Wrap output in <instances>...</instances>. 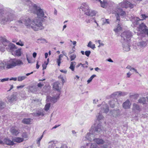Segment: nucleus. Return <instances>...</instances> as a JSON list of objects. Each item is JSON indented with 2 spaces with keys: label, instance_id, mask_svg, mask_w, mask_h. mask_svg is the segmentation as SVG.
<instances>
[{
  "label": "nucleus",
  "instance_id": "nucleus-1",
  "mask_svg": "<svg viewBox=\"0 0 148 148\" xmlns=\"http://www.w3.org/2000/svg\"><path fill=\"white\" fill-rule=\"evenodd\" d=\"M16 23L20 25L24 24L27 28H32L34 31L42 30L44 28L42 21L38 18L31 19L28 17L23 16L16 21Z\"/></svg>",
  "mask_w": 148,
  "mask_h": 148
},
{
  "label": "nucleus",
  "instance_id": "nucleus-2",
  "mask_svg": "<svg viewBox=\"0 0 148 148\" xmlns=\"http://www.w3.org/2000/svg\"><path fill=\"white\" fill-rule=\"evenodd\" d=\"M134 6V4H132L128 1H123L120 3L115 10L116 18V21H117L118 23H119L120 21V15L124 16L126 14L125 12L123 11L122 9L119 8L120 7L125 8H129L131 9Z\"/></svg>",
  "mask_w": 148,
  "mask_h": 148
},
{
  "label": "nucleus",
  "instance_id": "nucleus-3",
  "mask_svg": "<svg viewBox=\"0 0 148 148\" xmlns=\"http://www.w3.org/2000/svg\"><path fill=\"white\" fill-rule=\"evenodd\" d=\"M14 18L13 11L0 9V20L2 24L12 21Z\"/></svg>",
  "mask_w": 148,
  "mask_h": 148
},
{
  "label": "nucleus",
  "instance_id": "nucleus-4",
  "mask_svg": "<svg viewBox=\"0 0 148 148\" xmlns=\"http://www.w3.org/2000/svg\"><path fill=\"white\" fill-rule=\"evenodd\" d=\"M102 126L100 124H98L92 129L91 133H88L86 136L82 139L83 141L88 140L90 141L94 139V137L96 135H99L102 132Z\"/></svg>",
  "mask_w": 148,
  "mask_h": 148
},
{
  "label": "nucleus",
  "instance_id": "nucleus-5",
  "mask_svg": "<svg viewBox=\"0 0 148 148\" xmlns=\"http://www.w3.org/2000/svg\"><path fill=\"white\" fill-rule=\"evenodd\" d=\"M79 11L81 12H82L85 14L91 16L95 15L96 14L95 11L89 9L88 5L86 3H83L81 5Z\"/></svg>",
  "mask_w": 148,
  "mask_h": 148
},
{
  "label": "nucleus",
  "instance_id": "nucleus-6",
  "mask_svg": "<svg viewBox=\"0 0 148 148\" xmlns=\"http://www.w3.org/2000/svg\"><path fill=\"white\" fill-rule=\"evenodd\" d=\"M23 64V63L21 60L13 59L8 61L6 67L8 69H11L16 66H21Z\"/></svg>",
  "mask_w": 148,
  "mask_h": 148
},
{
  "label": "nucleus",
  "instance_id": "nucleus-7",
  "mask_svg": "<svg viewBox=\"0 0 148 148\" xmlns=\"http://www.w3.org/2000/svg\"><path fill=\"white\" fill-rule=\"evenodd\" d=\"M138 29L140 33H137V35L143 36L144 34H147L148 36V28L145 24L141 23L139 26Z\"/></svg>",
  "mask_w": 148,
  "mask_h": 148
},
{
  "label": "nucleus",
  "instance_id": "nucleus-8",
  "mask_svg": "<svg viewBox=\"0 0 148 148\" xmlns=\"http://www.w3.org/2000/svg\"><path fill=\"white\" fill-rule=\"evenodd\" d=\"M32 6L34 8L35 10V12L37 17L39 18L42 17L46 18L47 16H45L43 10L40 7H38L35 4H32Z\"/></svg>",
  "mask_w": 148,
  "mask_h": 148
},
{
  "label": "nucleus",
  "instance_id": "nucleus-9",
  "mask_svg": "<svg viewBox=\"0 0 148 148\" xmlns=\"http://www.w3.org/2000/svg\"><path fill=\"white\" fill-rule=\"evenodd\" d=\"M109 111V107L108 105L106 104H105V103L103 104L99 113L97 116V119L99 121L102 119L103 118V116L101 113L104 112L107 113Z\"/></svg>",
  "mask_w": 148,
  "mask_h": 148
},
{
  "label": "nucleus",
  "instance_id": "nucleus-10",
  "mask_svg": "<svg viewBox=\"0 0 148 148\" xmlns=\"http://www.w3.org/2000/svg\"><path fill=\"white\" fill-rule=\"evenodd\" d=\"M132 36L131 32L129 31H125L122 33L121 41L125 42H130V40Z\"/></svg>",
  "mask_w": 148,
  "mask_h": 148
},
{
  "label": "nucleus",
  "instance_id": "nucleus-11",
  "mask_svg": "<svg viewBox=\"0 0 148 148\" xmlns=\"http://www.w3.org/2000/svg\"><path fill=\"white\" fill-rule=\"evenodd\" d=\"M60 92L57 93L56 95H53L52 97L50 96L47 97V100L48 102H50L52 103L56 102L60 98Z\"/></svg>",
  "mask_w": 148,
  "mask_h": 148
},
{
  "label": "nucleus",
  "instance_id": "nucleus-12",
  "mask_svg": "<svg viewBox=\"0 0 148 148\" xmlns=\"http://www.w3.org/2000/svg\"><path fill=\"white\" fill-rule=\"evenodd\" d=\"M129 18L130 20L132 22L134 27H136L137 25L140 24L142 23L140 21L143 20V19H140L137 17L133 16H131V17L130 16Z\"/></svg>",
  "mask_w": 148,
  "mask_h": 148
},
{
  "label": "nucleus",
  "instance_id": "nucleus-13",
  "mask_svg": "<svg viewBox=\"0 0 148 148\" xmlns=\"http://www.w3.org/2000/svg\"><path fill=\"white\" fill-rule=\"evenodd\" d=\"M48 148H58L56 145L55 142L52 140L49 142L48 143ZM60 148H67V147L66 145H63Z\"/></svg>",
  "mask_w": 148,
  "mask_h": 148
},
{
  "label": "nucleus",
  "instance_id": "nucleus-14",
  "mask_svg": "<svg viewBox=\"0 0 148 148\" xmlns=\"http://www.w3.org/2000/svg\"><path fill=\"white\" fill-rule=\"evenodd\" d=\"M0 40L1 42V45H2V46L4 47H6V49L8 47L11 43L6 39L2 37H0Z\"/></svg>",
  "mask_w": 148,
  "mask_h": 148
},
{
  "label": "nucleus",
  "instance_id": "nucleus-15",
  "mask_svg": "<svg viewBox=\"0 0 148 148\" xmlns=\"http://www.w3.org/2000/svg\"><path fill=\"white\" fill-rule=\"evenodd\" d=\"M122 43V46L123 50L125 51H128L130 50V48L129 42H125L121 41Z\"/></svg>",
  "mask_w": 148,
  "mask_h": 148
},
{
  "label": "nucleus",
  "instance_id": "nucleus-16",
  "mask_svg": "<svg viewBox=\"0 0 148 148\" xmlns=\"http://www.w3.org/2000/svg\"><path fill=\"white\" fill-rule=\"evenodd\" d=\"M16 49L17 47H16V46L11 43L9 46L7 48V49L8 51L12 52V55H13V52Z\"/></svg>",
  "mask_w": 148,
  "mask_h": 148
},
{
  "label": "nucleus",
  "instance_id": "nucleus-17",
  "mask_svg": "<svg viewBox=\"0 0 148 148\" xmlns=\"http://www.w3.org/2000/svg\"><path fill=\"white\" fill-rule=\"evenodd\" d=\"M3 142V144H5L8 145L12 146H13L14 144V143L13 142L12 140V141L8 138H4Z\"/></svg>",
  "mask_w": 148,
  "mask_h": 148
},
{
  "label": "nucleus",
  "instance_id": "nucleus-18",
  "mask_svg": "<svg viewBox=\"0 0 148 148\" xmlns=\"http://www.w3.org/2000/svg\"><path fill=\"white\" fill-rule=\"evenodd\" d=\"M27 88L30 92L33 93L36 92L38 90L37 87L35 85L30 86L28 87Z\"/></svg>",
  "mask_w": 148,
  "mask_h": 148
},
{
  "label": "nucleus",
  "instance_id": "nucleus-19",
  "mask_svg": "<svg viewBox=\"0 0 148 148\" xmlns=\"http://www.w3.org/2000/svg\"><path fill=\"white\" fill-rule=\"evenodd\" d=\"M148 41L146 40L145 41H142L138 42L137 45L141 47H145L148 43Z\"/></svg>",
  "mask_w": 148,
  "mask_h": 148
},
{
  "label": "nucleus",
  "instance_id": "nucleus-20",
  "mask_svg": "<svg viewBox=\"0 0 148 148\" xmlns=\"http://www.w3.org/2000/svg\"><path fill=\"white\" fill-rule=\"evenodd\" d=\"M10 132L12 135L14 136L17 135L19 133V130L14 127L11 128Z\"/></svg>",
  "mask_w": 148,
  "mask_h": 148
},
{
  "label": "nucleus",
  "instance_id": "nucleus-21",
  "mask_svg": "<svg viewBox=\"0 0 148 148\" xmlns=\"http://www.w3.org/2000/svg\"><path fill=\"white\" fill-rule=\"evenodd\" d=\"M60 83L58 82H56L54 83L53 85V88L54 89H55L57 90L58 91V93L60 91V88L59 86V85L60 84Z\"/></svg>",
  "mask_w": 148,
  "mask_h": 148
},
{
  "label": "nucleus",
  "instance_id": "nucleus-22",
  "mask_svg": "<svg viewBox=\"0 0 148 148\" xmlns=\"http://www.w3.org/2000/svg\"><path fill=\"white\" fill-rule=\"evenodd\" d=\"M93 141L98 145L103 144L105 143V141L104 140L100 138H95L93 139Z\"/></svg>",
  "mask_w": 148,
  "mask_h": 148
},
{
  "label": "nucleus",
  "instance_id": "nucleus-23",
  "mask_svg": "<svg viewBox=\"0 0 148 148\" xmlns=\"http://www.w3.org/2000/svg\"><path fill=\"white\" fill-rule=\"evenodd\" d=\"M13 142H16L17 143H21L24 140L23 139L19 137H15L12 139Z\"/></svg>",
  "mask_w": 148,
  "mask_h": 148
},
{
  "label": "nucleus",
  "instance_id": "nucleus-24",
  "mask_svg": "<svg viewBox=\"0 0 148 148\" xmlns=\"http://www.w3.org/2000/svg\"><path fill=\"white\" fill-rule=\"evenodd\" d=\"M8 64V61L7 62L3 61L0 62V69H8L6 67Z\"/></svg>",
  "mask_w": 148,
  "mask_h": 148
},
{
  "label": "nucleus",
  "instance_id": "nucleus-25",
  "mask_svg": "<svg viewBox=\"0 0 148 148\" xmlns=\"http://www.w3.org/2000/svg\"><path fill=\"white\" fill-rule=\"evenodd\" d=\"M130 101L129 100H127L124 102L123 104V107L125 109H128L130 108Z\"/></svg>",
  "mask_w": 148,
  "mask_h": 148
},
{
  "label": "nucleus",
  "instance_id": "nucleus-26",
  "mask_svg": "<svg viewBox=\"0 0 148 148\" xmlns=\"http://www.w3.org/2000/svg\"><path fill=\"white\" fill-rule=\"evenodd\" d=\"M45 114V111L42 110L38 111L36 113L34 114V115L36 116H43Z\"/></svg>",
  "mask_w": 148,
  "mask_h": 148
},
{
  "label": "nucleus",
  "instance_id": "nucleus-27",
  "mask_svg": "<svg viewBox=\"0 0 148 148\" xmlns=\"http://www.w3.org/2000/svg\"><path fill=\"white\" fill-rule=\"evenodd\" d=\"M21 50V49H19L17 50L16 49L13 52V55L14 54L18 57L20 56L22 53Z\"/></svg>",
  "mask_w": 148,
  "mask_h": 148
},
{
  "label": "nucleus",
  "instance_id": "nucleus-28",
  "mask_svg": "<svg viewBox=\"0 0 148 148\" xmlns=\"http://www.w3.org/2000/svg\"><path fill=\"white\" fill-rule=\"evenodd\" d=\"M31 120L30 118H25L22 120V122L25 124H30L31 123Z\"/></svg>",
  "mask_w": 148,
  "mask_h": 148
},
{
  "label": "nucleus",
  "instance_id": "nucleus-29",
  "mask_svg": "<svg viewBox=\"0 0 148 148\" xmlns=\"http://www.w3.org/2000/svg\"><path fill=\"white\" fill-rule=\"evenodd\" d=\"M122 29V27H121L119 24L114 29V31L116 33L118 32Z\"/></svg>",
  "mask_w": 148,
  "mask_h": 148
},
{
  "label": "nucleus",
  "instance_id": "nucleus-30",
  "mask_svg": "<svg viewBox=\"0 0 148 148\" xmlns=\"http://www.w3.org/2000/svg\"><path fill=\"white\" fill-rule=\"evenodd\" d=\"M75 64L76 62H71L70 66L69 68L73 71L74 70Z\"/></svg>",
  "mask_w": 148,
  "mask_h": 148
},
{
  "label": "nucleus",
  "instance_id": "nucleus-31",
  "mask_svg": "<svg viewBox=\"0 0 148 148\" xmlns=\"http://www.w3.org/2000/svg\"><path fill=\"white\" fill-rule=\"evenodd\" d=\"M92 44V42L91 41H90L87 46L88 47H90L92 49H94L95 48V45L94 44Z\"/></svg>",
  "mask_w": 148,
  "mask_h": 148
},
{
  "label": "nucleus",
  "instance_id": "nucleus-32",
  "mask_svg": "<svg viewBox=\"0 0 148 148\" xmlns=\"http://www.w3.org/2000/svg\"><path fill=\"white\" fill-rule=\"evenodd\" d=\"M117 103L116 101H115L114 100H112L109 102V104L110 106L112 108H114V105Z\"/></svg>",
  "mask_w": 148,
  "mask_h": 148
},
{
  "label": "nucleus",
  "instance_id": "nucleus-33",
  "mask_svg": "<svg viewBox=\"0 0 148 148\" xmlns=\"http://www.w3.org/2000/svg\"><path fill=\"white\" fill-rule=\"evenodd\" d=\"M133 108L134 110H139L140 109L139 106L136 103L133 104Z\"/></svg>",
  "mask_w": 148,
  "mask_h": 148
},
{
  "label": "nucleus",
  "instance_id": "nucleus-34",
  "mask_svg": "<svg viewBox=\"0 0 148 148\" xmlns=\"http://www.w3.org/2000/svg\"><path fill=\"white\" fill-rule=\"evenodd\" d=\"M138 102L139 103L144 104L146 102V99L144 97L141 98L138 100Z\"/></svg>",
  "mask_w": 148,
  "mask_h": 148
},
{
  "label": "nucleus",
  "instance_id": "nucleus-35",
  "mask_svg": "<svg viewBox=\"0 0 148 148\" xmlns=\"http://www.w3.org/2000/svg\"><path fill=\"white\" fill-rule=\"evenodd\" d=\"M50 107V103H47L44 107V110L46 111H47L49 109Z\"/></svg>",
  "mask_w": 148,
  "mask_h": 148
},
{
  "label": "nucleus",
  "instance_id": "nucleus-36",
  "mask_svg": "<svg viewBox=\"0 0 148 148\" xmlns=\"http://www.w3.org/2000/svg\"><path fill=\"white\" fill-rule=\"evenodd\" d=\"M15 98L16 97L14 95H12L9 98V101L10 102H12L14 101Z\"/></svg>",
  "mask_w": 148,
  "mask_h": 148
},
{
  "label": "nucleus",
  "instance_id": "nucleus-37",
  "mask_svg": "<svg viewBox=\"0 0 148 148\" xmlns=\"http://www.w3.org/2000/svg\"><path fill=\"white\" fill-rule=\"evenodd\" d=\"M43 135H42L37 140V144L38 145V147H39L40 145V141L42 137H43Z\"/></svg>",
  "mask_w": 148,
  "mask_h": 148
},
{
  "label": "nucleus",
  "instance_id": "nucleus-38",
  "mask_svg": "<svg viewBox=\"0 0 148 148\" xmlns=\"http://www.w3.org/2000/svg\"><path fill=\"white\" fill-rule=\"evenodd\" d=\"M38 42L39 43H44L45 42H47L46 40L44 38H41L37 40Z\"/></svg>",
  "mask_w": 148,
  "mask_h": 148
},
{
  "label": "nucleus",
  "instance_id": "nucleus-39",
  "mask_svg": "<svg viewBox=\"0 0 148 148\" xmlns=\"http://www.w3.org/2000/svg\"><path fill=\"white\" fill-rule=\"evenodd\" d=\"M26 77H27L26 76L18 77L17 78V80L18 81L21 82L25 79Z\"/></svg>",
  "mask_w": 148,
  "mask_h": 148
},
{
  "label": "nucleus",
  "instance_id": "nucleus-40",
  "mask_svg": "<svg viewBox=\"0 0 148 148\" xmlns=\"http://www.w3.org/2000/svg\"><path fill=\"white\" fill-rule=\"evenodd\" d=\"M21 136L22 137V138L24 140V139H27V138H28V136L27 133L26 132L23 133L22 134Z\"/></svg>",
  "mask_w": 148,
  "mask_h": 148
},
{
  "label": "nucleus",
  "instance_id": "nucleus-41",
  "mask_svg": "<svg viewBox=\"0 0 148 148\" xmlns=\"http://www.w3.org/2000/svg\"><path fill=\"white\" fill-rule=\"evenodd\" d=\"M117 113L116 110H110V115H112L113 116H114Z\"/></svg>",
  "mask_w": 148,
  "mask_h": 148
},
{
  "label": "nucleus",
  "instance_id": "nucleus-42",
  "mask_svg": "<svg viewBox=\"0 0 148 148\" xmlns=\"http://www.w3.org/2000/svg\"><path fill=\"white\" fill-rule=\"evenodd\" d=\"M127 94V92H122L121 91H119V96H124Z\"/></svg>",
  "mask_w": 148,
  "mask_h": 148
},
{
  "label": "nucleus",
  "instance_id": "nucleus-43",
  "mask_svg": "<svg viewBox=\"0 0 148 148\" xmlns=\"http://www.w3.org/2000/svg\"><path fill=\"white\" fill-rule=\"evenodd\" d=\"M102 20L103 21V25H104V24L107 23V24H109V19H104V18H102Z\"/></svg>",
  "mask_w": 148,
  "mask_h": 148
},
{
  "label": "nucleus",
  "instance_id": "nucleus-44",
  "mask_svg": "<svg viewBox=\"0 0 148 148\" xmlns=\"http://www.w3.org/2000/svg\"><path fill=\"white\" fill-rule=\"evenodd\" d=\"M116 96H119V91L115 92L113 93L111 95V96L112 97H114Z\"/></svg>",
  "mask_w": 148,
  "mask_h": 148
},
{
  "label": "nucleus",
  "instance_id": "nucleus-45",
  "mask_svg": "<svg viewBox=\"0 0 148 148\" xmlns=\"http://www.w3.org/2000/svg\"><path fill=\"white\" fill-rule=\"evenodd\" d=\"M96 76V75H92L91 77L89 78V79L87 80L88 83H90L92 80V79Z\"/></svg>",
  "mask_w": 148,
  "mask_h": 148
},
{
  "label": "nucleus",
  "instance_id": "nucleus-46",
  "mask_svg": "<svg viewBox=\"0 0 148 148\" xmlns=\"http://www.w3.org/2000/svg\"><path fill=\"white\" fill-rule=\"evenodd\" d=\"M76 56L75 54H73L72 55H71L70 56V58L71 59V61H72L75 60L76 58Z\"/></svg>",
  "mask_w": 148,
  "mask_h": 148
},
{
  "label": "nucleus",
  "instance_id": "nucleus-47",
  "mask_svg": "<svg viewBox=\"0 0 148 148\" xmlns=\"http://www.w3.org/2000/svg\"><path fill=\"white\" fill-rule=\"evenodd\" d=\"M5 107V106L4 103L2 102H0V110L4 108Z\"/></svg>",
  "mask_w": 148,
  "mask_h": 148
},
{
  "label": "nucleus",
  "instance_id": "nucleus-48",
  "mask_svg": "<svg viewBox=\"0 0 148 148\" xmlns=\"http://www.w3.org/2000/svg\"><path fill=\"white\" fill-rule=\"evenodd\" d=\"M48 64V62H47L46 61H45L44 64H43L42 65V66L43 67L42 69L43 70L46 69L47 66V65Z\"/></svg>",
  "mask_w": 148,
  "mask_h": 148
},
{
  "label": "nucleus",
  "instance_id": "nucleus-49",
  "mask_svg": "<svg viewBox=\"0 0 148 148\" xmlns=\"http://www.w3.org/2000/svg\"><path fill=\"white\" fill-rule=\"evenodd\" d=\"M88 62L87 61H86L85 64H82V66L83 67L87 68L88 67Z\"/></svg>",
  "mask_w": 148,
  "mask_h": 148
},
{
  "label": "nucleus",
  "instance_id": "nucleus-50",
  "mask_svg": "<svg viewBox=\"0 0 148 148\" xmlns=\"http://www.w3.org/2000/svg\"><path fill=\"white\" fill-rule=\"evenodd\" d=\"M91 53L90 51H87L85 52V54L87 57L89 56Z\"/></svg>",
  "mask_w": 148,
  "mask_h": 148
},
{
  "label": "nucleus",
  "instance_id": "nucleus-51",
  "mask_svg": "<svg viewBox=\"0 0 148 148\" xmlns=\"http://www.w3.org/2000/svg\"><path fill=\"white\" fill-rule=\"evenodd\" d=\"M101 40H98L97 42L99 43V45L98 46V47H100L101 46H102L104 45V44L102 42H101Z\"/></svg>",
  "mask_w": 148,
  "mask_h": 148
},
{
  "label": "nucleus",
  "instance_id": "nucleus-52",
  "mask_svg": "<svg viewBox=\"0 0 148 148\" xmlns=\"http://www.w3.org/2000/svg\"><path fill=\"white\" fill-rule=\"evenodd\" d=\"M58 78L60 79H61L63 84H64V83L65 82V81L63 77L61 75L59 76Z\"/></svg>",
  "mask_w": 148,
  "mask_h": 148
},
{
  "label": "nucleus",
  "instance_id": "nucleus-53",
  "mask_svg": "<svg viewBox=\"0 0 148 148\" xmlns=\"http://www.w3.org/2000/svg\"><path fill=\"white\" fill-rule=\"evenodd\" d=\"M16 44L17 45H19L21 46H22L24 45L23 43L21 40H19L18 42H16Z\"/></svg>",
  "mask_w": 148,
  "mask_h": 148
},
{
  "label": "nucleus",
  "instance_id": "nucleus-54",
  "mask_svg": "<svg viewBox=\"0 0 148 148\" xmlns=\"http://www.w3.org/2000/svg\"><path fill=\"white\" fill-rule=\"evenodd\" d=\"M9 78H3L2 79H1V82H3L5 81H8L9 80Z\"/></svg>",
  "mask_w": 148,
  "mask_h": 148
},
{
  "label": "nucleus",
  "instance_id": "nucleus-55",
  "mask_svg": "<svg viewBox=\"0 0 148 148\" xmlns=\"http://www.w3.org/2000/svg\"><path fill=\"white\" fill-rule=\"evenodd\" d=\"M141 16H142L141 18L144 19H145L147 17L145 14H142L141 15Z\"/></svg>",
  "mask_w": 148,
  "mask_h": 148
},
{
  "label": "nucleus",
  "instance_id": "nucleus-56",
  "mask_svg": "<svg viewBox=\"0 0 148 148\" xmlns=\"http://www.w3.org/2000/svg\"><path fill=\"white\" fill-rule=\"evenodd\" d=\"M43 85H44V84H42V83H41L40 82L38 84L37 86L38 87L41 88Z\"/></svg>",
  "mask_w": 148,
  "mask_h": 148
},
{
  "label": "nucleus",
  "instance_id": "nucleus-57",
  "mask_svg": "<svg viewBox=\"0 0 148 148\" xmlns=\"http://www.w3.org/2000/svg\"><path fill=\"white\" fill-rule=\"evenodd\" d=\"M17 78L16 77H12L11 78L9 79L10 80H14V81H16L17 80Z\"/></svg>",
  "mask_w": 148,
  "mask_h": 148
},
{
  "label": "nucleus",
  "instance_id": "nucleus-58",
  "mask_svg": "<svg viewBox=\"0 0 148 148\" xmlns=\"http://www.w3.org/2000/svg\"><path fill=\"white\" fill-rule=\"evenodd\" d=\"M56 62L58 64V66H60V63H61V60H58L57 59Z\"/></svg>",
  "mask_w": 148,
  "mask_h": 148
},
{
  "label": "nucleus",
  "instance_id": "nucleus-59",
  "mask_svg": "<svg viewBox=\"0 0 148 148\" xmlns=\"http://www.w3.org/2000/svg\"><path fill=\"white\" fill-rule=\"evenodd\" d=\"M25 86V85H21L20 86H17V89L19 88H22Z\"/></svg>",
  "mask_w": 148,
  "mask_h": 148
},
{
  "label": "nucleus",
  "instance_id": "nucleus-60",
  "mask_svg": "<svg viewBox=\"0 0 148 148\" xmlns=\"http://www.w3.org/2000/svg\"><path fill=\"white\" fill-rule=\"evenodd\" d=\"M103 148H108V145H104L101 147Z\"/></svg>",
  "mask_w": 148,
  "mask_h": 148
},
{
  "label": "nucleus",
  "instance_id": "nucleus-61",
  "mask_svg": "<svg viewBox=\"0 0 148 148\" xmlns=\"http://www.w3.org/2000/svg\"><path fill=\"white\" fill-rule=\"evenodd\" d=\"M60 71L62 73H67V71L66 70H60Z\"/></svg>",
  "mask_w": 148,
  "mask_h": 148
},
{
  "label": "nucleus",
  "instance_id": "nucleus-62",
  "mask_svg": "<svg viewBox=\"0 0 148 148\" xmlns=\"http://www.w3.org/2000/svg\"><path fill=\"white\" fill-rule=\"evenodd\" d=\"M60 125H56L55 126H54L53 127V128L52 129H56V128L58 127H59Z\"/></svg>",
  "mask_w": 148,
  "mask_h": 148
},
{
  "label": "nucleus",
  "instance_id": "nucleus-63",
  "mask_svg": "<svg viewBox=\"0 0 148 148\" xmlns=\"http://www.w3.org/2000/svg\"><path fill=\"white\" fill-rule=\"evenodd\" d=\"M37 55V53L36 52H34L33 54V57L34 58H35Z\"/></svg>",
  "mask_w": 148,
  "mask_h": 148
},
{
  "label": "nucleus",
  "instance_id": "nucleus-64",
  "mask_svg": "<svg viewBox=\"0 0 148 148\" xmlns=\"http://www.w3.org/2000/svg\"><path fill=\"white\" fill-rule=\"evenodd\" d=\"M92 20L90 19H87L86 20V22L87 23H90Z\"/></svg>",
  "mask_w": 148,
  "mask_h": 148
}]
</instances>
